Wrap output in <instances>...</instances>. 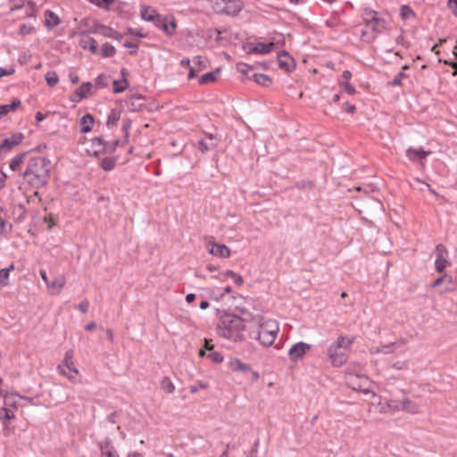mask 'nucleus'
Returning a JSON list of instances; mask_svg holds the SVG:
<instances>
[{"instance_id":"obj_35","label":"nucleus","mask_w":457,"mask_h":457,"mask_svg":"<svg viewBox=\"0 0 457 457\" xmlns=\"http://www.w3.org/2000/svg\"><path fill=\"white\" fill-rule=\"evenodd\" d=\"M45 79L49 87H54L59 82V77L54 71H47Z\"/></svg>"},{"instance_id":"obj_19","label":"nucleus","mask_w":457,"mask_h":457,"mask_svg":"<svg viewBox=\"0 0 457 457\" xmlns=\"http://www.w3.org/2000/svg\"><path fill=\"white\" fill-rule=\"evenodd\" d=\"M94 117L93 115L87 113L83 115L80 119V133L86 134L92 130V126L94 124Z\"/></svg>"},{"instance_id":"obj_3","label":"nucleus","mask_w":457,"mask_h":457,"mask_svg":"<svg viewBox=\"0 0 457 457\" xmlns=\"http://www.w3.org/2000/svg\"><path fill=\"white\" fill-rule=\"evenodd\" d=\"M355 339L356 337L341 335L329 345L327 350V355L333 366L340 367L346 362L348 352Z\"/></svg>"},{"instance_id":"obj_14","label":"nucleus","mask_w":457,"mask_h":457,"mask_svg":"<svg viewBox=\"0 0 457 457\" xmlns=\"http://www.w3.org/2000/svg\"><path fill=\"white\" fill-rule=\"evenodd\" d=\"M23 138H24L23 134H21V133L14 134V135L11 136L10 137L4 139L3 142L1 143V147H3L4 150L10 151L14 146L21 144L22 142Z\"/></svg>"},{"instance_id":"obj_5","label":"nucleus","mask_w":457,"mask_h":457,"mask_svg":"<svg viewBox=\"0 0 457 457\" xmlns=\"http://www.w3.org/2000/svg\"><path fill=\"white\" fill-rule=\"evenodd\" d=\"M212 7L216 13L237 16L244 8L241 0H212Z\"/></svg>"},{"instance_id":"obj_41","label":"nucleus","mask_w":457,"mask_h":457,"mask_svg":"<svg viewBox=\"0 0 457 457\" xmlns=\"http://www.w3.org/2000/svg\"><path fill=\"white\" fill-rule=\"evenodd\" d=\"M30 0H12L11 3V12L22 10L27 4H29Z\"/></svg>"},{"instance_id":"obj_34","label":"nucleus","mask_w":457,"mask_h":457,"mask_svg":"<svg viewBox=\"0 0 457 457\" xmlns=\"http://www.w3.org/2000/svg\"><path fill=\"white\" fill-rule=\"evenodd\" d=\"M116 164V159L112 157H105L101 160V168L105 171L113 170Z\"/></svg>"},{"instance_id":"obj_52","label":"nucleus","mask_w":457,"mask_h":457,"mask_svg":"<svg viewBox=\"0 0 457 457\" xmlns=\"http://www.w3.org/2000/svg\"><path fill=\"white\" fill-rule=\"evenodd\" d=\"M14 413L7 408H0V420H12Z\"/></svg>"},{"instance_id":"obj_42","label":"nucleus","mask_w":457,"mask_h":457,"mask_svg":"<svg viewBox=\"0 0 457 457\" xmlns=\"http://www.w3.org/2000/svg\"><path fill=\"white\" fill-rule=\"evenodd\" d=\"M23 14L22 17H35L36 16V6L35 4L30 2L27 4L26 6L22 9Z\"/></svg>"},{"instance_id":"obj_29","label":"nucleus","mask_w":457,"mask_h":457,"mask_svg":"<svg viewBox=\"0 0 457 457\" xmlns=\"http://www.w3.org/2000/svg\"><path fill=\"white\" fill-rule=\"evenodd\" d=\"M101 28L104 29V31L102 32L103 35L106 37L112 38V39H115L118 41H120L123 37V34L120 33L119 31L114 30L112 28H109V27H106L104 25Z\"/></svg>"},{"instance_id":"obj_60","label":"nucleus","mask_w":457,"mask_h":457,"mask_svg":"<svg viewBox=\"0 0 457 457\" xmlns=\"http://www.w3.org/2000/svg\"><path fill=\"white\" fill-rule=\"evenodd\" d=\"M447 6L453 14L457 17V0H448Z\"/></svg>"},{"instance_id":"obj_9","label":"nucleus","mask_w":457,"mask_h":457,"mask_svg":"<svg viewBox=\"0 0 457 457\" xmlns=\"http://www.w3.org/2000/svg\"><path fill=\"white\" fill-rule=\"evenodd\" d=\"M312 349V345L304 342H298L291 346L288 351V357L291 361H298Z\"/></svg>"},{"instance_id":"obj_17","label":"nucleus","mask_w":457,"mask_h":457,"mask_svg":"<svg viewBox=\"0 0 457 457\" xmlns=\"http://www.w3.org/2000/svg\"><path fill=\"white\" fill-rule=\"evenodd\" d=\"M274 48L273 43H258L255 46H250L247 50V54H266L272 51Z\"/></svg>"},{"instance_id":"obj_7","label":"nucleus","mask_w":457,"mask_h":457,"mask_svg":"<svg viewBox=\"0 0 457 457\" xmlns=\"http://www.w3.org/2000/svg\"><path fill=\"white\" fill-rule=\"evenodd\" d=\"M140 15L144 21L154 22V24L159 29L162 28V24H163L165 20H168L167 16L162 17L155 9L145 4L140 5Z\"/></svg>"},{"instance_id":"obj_37","label":"nucleus","mask_w":457,"mask_h":457,"mask_svg":"<svg viewBox=\"0 0 457 457\" xmlns=\"http://www.w3.org/2000/svg\"><path fill=\"white\" fill-rule=\"evenodd\" d=\"M402 410L411 413H416L418 412V406L415 403L407 398L402 402Z\"/></svg>"},{"instance_id":"obj_62","label":"nucleus","mask_w":457,"mask_h":457,"mask_svg":"<svg viewBox=\"0 0 457 457\" xmlns=\"http://www.w3.org/2000/svg\"><path fill=\"white\" fill-rule=\"evenodd\" d=\"M259 445H260V440L257 439L253 446H252V449L251 451L249 452V454L247 455V457H255V453H257L258 451V448H259Z\"/></svg>"},{"instance_id":"obj_53","label":"nucleus","mask_w":457,"mask_h":457,"mask_svg":"<svg viewBox=\"0 0 457 457\" xmlns=\"http://www.w3.org/2000/svg\"><path fill=\"white\" fill-rule=\"evenodd\" d=\"M96 87L99 88H105L108 86V83L106 81V77L104 74H100L96 77Z\"/></svg>"},{"instance_id":"obj_20","label":"nucleus","mask_w":457,"mask_h":457,"mask_svg":"<svg viewBox=\"0 0 457 457\" xmlns=\"http://www.w3.org/2000/svg\"><path fill=\"white\" fill-rule=\"evenodd\" d=\"M120 145V140H119V139H116L112 142L105 141L104 148L103 149H96L94 151V154L96 155H98L100 154H112L116 151L117 147Z\"/></svg>"},{"instance_id":"obj_4","label":"nucleus","mask_w":457,"mask_h":457,"mask_svg":"<svg viewBox=\"0 0 457 457\" xmlns=\"http://www.w3.org/2000/svg\"><path fill=\"white\" fill-rule=\"evenodd\" d=\"M278 330V322L269 320L251 328L249 329V337L258 341L263 346H270L274 343Z\"/></svg>"},{"instance_id":"obj_11","label":"nucleus","mask_w":457,"mask_h":457,"mask_svg":"<svg viewBox=\"0 0 457 457\" xmlns=\"http://www.w3.org/2000/svg\"><path fill=\"white\" fill-rule=\"evenodd\" d=\"M91 82H84L80 85L79 88H77L74 94L71 96V101L72 102H79L84 98H87L90 95V90L92 88Z\"/></svg>"},{"instance_id":"obj_31","label":"nucleus","mask_w":457,"mask_h":457,"mask_svg":"<svg viewBox=\"0 0 457 457\" xmlns=\"http://www.w3.org/2000/svg\"><path fill=\"white\" fill-rule=\"evenodd\" d=\"M377 16V12L370 8H365L361 12V18L367 26L371 24Z\"/></svg>"},{"instance_id":"obj_58","label":"nucleus","mask_w":457,"mask_h":457,"mask_svg":"<svg viewBox=\"0 0 457 457\" xmlns=\"http://www.w3.org/2000/svg\"><path fill=\"white\" fill-rule=\"evenodd\" d=\"M193 62L195 65L199 66L200 70L205 69L207 67L206 64L204 63V60L200 55L195 56Z\"/></svg>"},{"instance_id":"obj_38","label":"nucleus","mask_w":457,"mask_h":457,"mask_svg":"<svg viewBox=\"0 0 457 457\" xmlns=\"http://www.w3.org/2000/svg\"><path fill=\"white\" fill-rule=\"evenodd\" d=\"M400 15L403 20H410L411 18L415 17V12L409 5H402L400 9Z\"/></svg>"},{"instance_id":"obj_59","label":"nucleus","mask_w":457,"mask_h":457,"mask_svg":"<svg viewBox=\"0 0 457 457\" xmlns=\"http://www.w3.org/2000/svg\"><path fill=\"white\" fill-rule=\"evenodd\" d=\"M89 303L87 300H83L78 304V309L82 312L86 313L88 311Z\"/></svg>"},{"instance_id":"obj_30","label":"nucleus","mask_w":457,"mask_h":457,"mask_svg":"<svg viewBox=\"0 0 457 457\" xmlns=\"http://www.w3.org/2000/svg\"><path fill=\"white\" fill-rule=\"evenodd\" d=\"M112 86V92L114 94H120L124 92L129 87V83L125 79H117L113 81Z\"/></svg>"},{"instance_id":"obj_32","label":"nucleus","mask_w":457,"mask_h":457,"mask_svg":"<svg viewBox=\"0 0 457 457\" xmlns=\"http://www.w3.org/2000/svg\"><path fill=\"white\" fill-rule=\"evenodd\" d=\"M253 78V80L259 85L269 87L271 84V79L266 74L254 73Z\"/></svg>"},{"instance_id":"obj_43","label":"nucleus","mask_w":457,"mask_h":457,"mask_svg":"<svg viewBox=\"0 0 457 457\" xmlns=\"http://www.w3.org/2000/svg\"><path fill=\"white\" fill-rule=\"evenodd\" d=\"M15 267L14 264H11L9 267L2 269V271L4 272L3 279L1 280V286H8L9 285V276L10 272L14 270Z\"/></svg>"},{"instance_id":"obj_2","label":"nucleus","mask_w":457,"mask_h":457,"mask_svg":"<svg viewBox=\"0 0 457 457\" xmlns=\"http://www.w3.org/2000/svg\"><path fill=\"white\" fill-rule=\"evenodd\" d=\"M245 329L244 320L232 313H224L220 317L216 328L219 336L234 342H239L244 339L243 331Z\"/></svg>"},{"instance_id":"obj_26","label":"nucleus","mask_w":457,"mask_h":457,"mask_svg":"<svg viewBox=\"0 0 457 457\" xmlns=\"http://www.w3.org/2000/svg\"><path fill=\"white\" fill-rule=\"evenodd\" d=\"M65 283V277L63 275H58L54 277L52 281H50L47 287L59 292L64 287Z\"/></svg>"},{"instance_id":"obj_16","label":"nucleus","mask_w":457,"mask_h":457,"mask_svg":"<svg viewBox=\"0 0 457 457\" xmlns=\"http://www.w3.org/2000/svg\"><path fill=\"white\" fill-rule=\"evenodd\" d=\"M209 253L220 258H228L230 255V250L227 245L217 243L212 245Z\"/></svg>"},{"instance_id":"obj_63","label":"nucleus","mask_w":457,"mask_h":457,"mask_svg":"<svg viewBox=\"0 0 457 457\" xmlns=\"http://www.w3.org/2000/svg\"><path fill=\"white\" fill-rule=\"evenodd\" d=\"M345 110L347 113L353 114L356 112V106L354 104H351L348 102L344 104Z\"/></svg>"},{"instance_id":"obj_57","label":"nucleus","mask_w":457,"mask_h":457,"mask_svg":"<svg viewBox=\"0 0 457 457\" xmlns=\"http://www.w3.org/2000/svg\"><path fill=\"white\" fill-rule=\"evenodd\" d=\"M123 46L131 49L129 51L130 54H136L137 53L138 46L137 44H135V43H132V42H129V41H126V42L123 43Z\"/></svg>"},{"instance_id":"obj_64","label":"nucleus","mask_w":457,"mask_h":457,"mask_svg":"<svg viewBox=\"0 0 457 457\" xmlns=\"http://www.w3.org/2000/svg\"><path fill=\"white\" fill-rule=\"evenodd\" d=\"M252 67L246 63L240 62L237 64V71L242 73H246Z\"/></svg>"},{"instance_id":"obj_45","label":"nucleus","mask_w":457,"mask_h":457,"mask_svg":"<svg viewBox=\"0 0 457 457\" xmlns=\"http://www.w3.org/2000/svg\"><path fill=\"white\" fill-rule=\"evenodd\" d=\"M339 86L343 91L351 96L356 93L355 87L351 83H349V81H339Z\"/></svg>"},{"instance_id":"obj_33","label":"nucleus","mask_w":457,"mask_h":457,"mask_svg":"<svg viewBox=\"0 0 457 457\" xmlns=\"http://www.w3.org/2000/svg\"><path fill=\"white\" fill-rule=\"evenodd\" d=\"M161 388L168 394H172L175 391V386L168 377H164L162 379Z\"/></svg>"},{"instance_id":"obj_55","label":"nucleus","mask_w":457,"mask_h":457,"mask_svg":"<svg viewBox=\"0 0 457 457\" xmlns=\"http://www.w3.org/2000/svg\"><path fill=\"white\" fill-rule=\"evenodd\" d=\"M91 144L93 147L103 149L105 144V140L102 137H96L91 139Z\"/></svg>"},{"instance_id":"obj_25","label":"nucleus","mask_w":457,"mask_h":457,"mask_svg":"<svg viewBox=\"0 0 457 457\" xmlns=\"http://www.w3.org/2000/svg\"><path fill=\"white\" fill-rule=\"evenodd\" d=\"M229 368L234 371H250L251 367L249 364L244 363L239 359H234L229 361Z\"/></svg>"},{"instance_id":"obj_40","label":"nucleus","mask_w":457,"mask_h":457,"mask_svg":"<svg viewBox=\"0 0 457 457\" xmlns=\"http://www.w3.org/2000/svg\"><path fill=\"white\" fill-rule=\"evenodd\" d=\"M88 1L99 8H102L105 11H109L111 4H113L115 0H88Z\"/></svg>"},{"instance_id":"obj_18","label":"nucleus","mask_w":457,"mask_h":457,"mask_svg":"<svg viewBox=\"0 0 457 457\" xmlns=\"http://www.w3.org/2000/svg\"><path fill=\"white\" fill-rule=\"evenodd\" d=\"M102 457H119L114 446L112 445L111 440L106 439L100 445Z\"/></svg>"},{"instance_id":"obj_21","label":"nucleus","mask_w":457,"mask_h":457,"mask_svg":"<svg viewBox=\"0 0 457 457\" xmlns=\"http://www.w3.org/2000/svg\"><path fill=\"white\" fill-rule=\"evenodd\" d=\"M403 342H393L387 345H384L382 346L373 347L370 351L372 353H385L389 354L395 352L394 346L403 345Z\"/></svg>"},{"instance_id":"obj_6","label":"nucleus","mask_w":457,"mask_h":457,"mask_svg":"<svg viewBox=\"0 0 457 457\" xmlns=\"http://www.w3.org/2000/svg\"><path fill=\"white\" fill-rule=\"evenodd\" d=\"M73 353L74 352L72 349L68 350L64 354L62 362L57 366V370L71 382H76L79 370L74 366Z\"/></svg>"},{"instance_id":"obj_56","label":"nucleus","mask_w":457,"mask_h":457,"mask_svg":"<svg viewBox=\"0 0 457 457\" xmlns=\"http://www.w3.org/2000/svg\"><path fill=\"white\" fill-rule=\"evenodd\" d=\"M124 35L134 36V37H139V38L145 37V34H143L142 32H140V31H138V30H137L135 29H132V28H127L126 30L123 33V36Z\"/></svg>"},{"instance_id":"obj_50","label":"nucleus","mask_w":457,"mask_h":457,"mask_svg":"<svg viewBox=\"0 0 457 457\" xmlns=\"http://www.w3.org/2000/svg\"><path fill=\"white\" fill-rule=\"evenodd\" d=\"M436 258L447 259L448 252L443 245H437L436 247Z\"/></svg>"},{"instance_id":"obj_49","label":"nucleus","mask_w":457,"mask_h":457,"mask_svg":"<svg viewBox=\"0 0 457 457\" xmlns=\"http://www.w3.org/2000/svg\"><path fill=\"white\" fill-rule=\"evenodd\" d=\"M132 126V120L129 118H124L122 120V131L124 132L125 137H129V130Z\"/></svg>"},{"instance_id":"obj_15","label":"nucleus","mask_w":457,"mask_h":457,"mask_svg":"<svg viewBox=\"0 0 457 457\" xmlns=\"http://www.w3.org/2000/svg\"><path fill=\"white\" fill-rule=\"evenodd\" d=\"M61 23V19L53 11L46 10L45 12V26L48 30L53 29Z\"/></svg>"},{"instance_id":"obj_23","label":"nucleus","mask_w":457,"mask_h":457,"mask_svg":"<svg viewBox=\"0 0 457 457\" xmlns=\"http://www.w3.org/2000/svg\"><path fill=\"white\" fill-rule=\"evenodd\" d=\"M21 102L19 99H13L10 104H3L0 105V118L5 116L10 112L15 111L20 105Z\"/></svg>"},{"instance_id":"obj_12","label":"nucleus","mask_w":457,"mask_h":457,"mask_svg":"<svg viewBox=\"0 0 457 457\" xmlns=\"http://www.w3.org/2000/svg\"><path fill=\"white\" fill-rule=\"evenodd\" d=\"M429 154L430 151H425L422 147L418 149L409 147L406 150V156L411 162H421Z\"/></svg>"},{"instance_id":"obj_48","label":"nucleus","mask_w":457,"mask_h":457,"mask_svg":"<svg viewBox=\"0 0 457 457\" xmlns=\"http://www.w3.org/2000/svg\"><path fill=\"white\" fill-rule=\"evenodd\" d=\"M450 262L447 261V259H440L436 258L435 262L436 270L437 272H443L447 265H449Z\"/></svg>"},{"instance_id":"obj_28","label":"nucleus","mask_w":457,"mask_h":457,"mask_svg":"<svg viewBox=\"0 0 457 457\" xmlns=\"http://www.w3.org/2000/svg\"><path fill=\"white\" fill-rule=\"evenodd\" d=\"M386 21L383 18L377 16L373 22L368 27H370L373 32L380 33L384 29H386Z\"/></svg>"},{"instance_id":"obj_47","label":"nucleus","mask_w":457,"mask_h":457,"mask_svg":"<svg viewBox=\"0 0 457 457\" xmlns=\"http://www.w3.org/2000/svg\"><path fill=\"white\" fill-rule=\"evenodd\" d=\"M406 77H407V75L405 72L400 71L395 75V77L393 80L387 82V85L390 87L401 86L402 79Z\"/></svg>"},{"instance_id":"obj_8","label":"nucleus","mask_w":457,"mask_h":457,"mask_svg":"<svg viewBox=\"0 0 457 457\" xmlns=\"http://www.w3.org/2000/svg\"><path fill=\"white\" fill-rule=\"evenodd\" d=\"M220 141L217 134L206 133L205 137L200 138L197 142V147L202 154H205L214 149Z\"/></svg>"},{"instance_id":"obj_46","label":"nucleus","mask_w":457,"mask_h":457,"mask_svg":"<svg viewBox=\"0 0 457 457\" xmlns=\"http://www.w3.org/2000/svg\"><path fill=\"white\" fill-rule=\"evenodd\" d=\"M224 274L227 277L232 278L237 285H238V286L243 285L244 279H243V277L241 275L234 272L231 270H226Z\"/></svg>"},{"instance_id":"obj_1","label":"nucleus","mask_w":457,"mask_h":457,"mask_svg":"<svg viewBox=\"0 0 457 457\" xmlns=\"http://www.w3.org/2000/svg\"><path fill=\"white\" fill-rule=\"evenodd\" d=\"M22 176L35 187L46 186L50 177L49 161L42 156L30 158Z\"/></svg>"},{"instance_id":"obj_51","label":"nucleus","mask_w":457,"mask_h":457,"mask_svg":"<svg viewBox=\"0 0 457 457\" xmlns=\"http://www.w3.org/2000/svg\"><path fill=\"white\" fill-rule=\"evenodd\" d=\"M34 31V26L31 24H21L20 26L19 33L20 35L26 36L29 35Z\"/></svg>"},{"instance_id":"obj_10","label":"nucleus","mask_w":457,"mask_h":457,"mask_svg":"<svg viewBox=\"0 0 457 457\" xmlns=\"http://www.w3.org/2000/svg\"><path fill=\"white\" fill-rule=\"evenodd\" d=\"M278 62L279 68L286 71H292L295 68V60L286 51L278 54Z\"/></svg>"},{"instance_id":"obj_44","label":"nucleus","mask_w":457,"mask_h":457,"mask_svg":"<svg viewBox=\"0 0 457 457\" xmlns=\"http://www.w3.org/2000/svg\"><path fill=\"white\" fill-rule=\"evenodd\" d=\"M25 154V153H22L13 157L10 163V169L15 170L23 162Z\"/></svg>"},{"instance_id":"obj_36","label":"nucleus","mask_w":457,"mask_h":457,"mask_svg":"<svg viewBox=\"0 0 457 457\" xmlns=\"http://www.w3.org/2000/svg\"><path fill=\"white\" fill-rule=\"evenodd\" d=\"M115 53L116 49L112 45L109 43H104L102 45L101 54L103 57H112L115 54Z\"/></svg>"},{"instance_id":"obj_22","label":"nucleus","mask_w":457,"mask_h":457,"mask_svg":"<svg viewBox=\"0 0 457 457\" xmlns=\"http://www.w3.org/2000/svg\"><path fill=\"white\" fill-rule=\"evenodd\" d=\"M79 45L82 48L87 49L93 54H96L98 49V44L96 39L93 37H87V38H83L80 40Z\"/></svg>"},{"instance_id":"obj_61","label":"nucleus","mask_w":457,"mask_h":457,"mask_svg":"<svg viewBox=\"0 0 457 457\" xmlns=\"http://www.w3.org/2000/svg\"><path fill=\"white\" fill-rule=\"evenodd\" d=\"M207 385L204 382L199 381L197 385L190 386V392L192 394L196 393L200 388H206Z\"/></svg>"},{"instance_id":"obj_54","label":"nucleus","mask_w":457,"mask_h":457,"mask_svg":"<svg viewBox=\"0 0 457 457\" xmlns=\"http://www.w3.org/2000/svg\"><path fill=\"white\" fill-rule=\"evenodd\" d=\"M208 357L212 360V362L214 363H220L223 361V356L220 353L217 352V351H212L209 354H208Z\"/></svg>"},{"instance_id":"obj_39","label":"nucleus","mask_w":457,"mask_h":457,"mask_svg":"<svg viewBox=\"0 0 457 457\" xmlns=\"http://www.w3.org/2000/svg\"><path fill=\"white\" fill-rule=\"evenodd\" d=\"M215 79H216V72L210 71V72H207V73L202 75L198 79V83L200 85H205V84L213 82Z\"/></svg>"},{"instance_id":"obj_24","label":"nucleus","mask_w":457,"mask_h":457,"mask_svg":"<svg viewBox=\"0 0 457 457\" xmlns=\"http://www.w3.org/2000/svg\"><path fill=\"white\" fill-rule=\"evenodd\" d=\"M177 24L174 20V18L168 17V20H165L163 24H162L161 29L167 35V36H172L175 32Z\"/></svg>"},{"instance_id":"obj_13","label":"nucleus","mask_w":457,"mask_h":457,"mask_svg":"<svg viewBox=\"0 0 457 457\" xmlns=\"http://www.w3.org/2000/svg\"><path fill=\"white\" fill-rule=\"evenodd\" d=\"M144 96L141 95L131 96L126 102L129 112H140L145 107Z\"/></svg>"},{"instance_id":"obj_27","label":"nucleus","mask_w":457,"mask_h":457,"mask_svg":"<svg viewBox=\"0 0 457 457\" xmlns=\"http://www.w3.org/2000/svg\"><path fill=\"white\" fill-rule=\"evenodd\" d=\"M120 111L118 109H112L108 114L106 126L107 127H113L116 126L119 120L120 119Z\"/></svg>"}]
</instances>
